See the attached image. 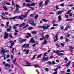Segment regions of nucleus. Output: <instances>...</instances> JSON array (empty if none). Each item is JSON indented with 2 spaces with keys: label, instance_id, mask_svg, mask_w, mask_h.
<instances>
[{
  "label": "nucleus",
  "instance_id": "obj_63",
  "mask_svg": "<svg viewBox=\"0 0 74 74\" xmlns=\"http://www.w3.org/2000/svg\"><path fill=\"white\" fill-rule=\"evenodd\" d=\"M11 59H13V58H14V56H13L12 54L11 55Z\"/></svg>",
  "mask_w": 74,
  "mask_h": 74
},
{
  "label": "nucleus",
  "instance_id": "obj_41",
  "mask_svg": "<svg viewBox=\"0 0 74 74\" xmlns=\"http://www.w3.org/2000/svg\"><path fill=\"white\" fill-rule=\"evenodd\" d=\"M6 26L7 27H8V25H9V22H7L6 23Z\"/></svg>",
  "mask_w": 74,
  "mask_h": 74
},
{
  "label": "nucleus",
  "instance_id": "obj_44",
  "mask_svg": "<svg viewBox=\"0 0 74 74\" xmlns=\"http://www.w3.org/2000/svg\"><path fill=\"white\" fill-rule=\"evenodd\" d=\"M41 55H42V54H41L39 56H38V57H37V58H40V57L41 56Z\"/></svg>",
  "mask_w": 74,
  "mask_h": 74
},
{
  "label": "nucleus",
  "instance_id": "obj_14",
  "mask_svg": "<svg viewBox=\"0 0 74 74\" xmlns=\"http://www.w3.org/2000/svg\"><path fill=\"white\" fill-rule=\"evenodd\" d=\"M18 11H19V8H16V9L15 11L14 12V13H18Z\"/></svg>",
  "mask_w": 74,
  "mask_h": 74
},
{
  "label": "nucleus",
  "instance_id": "obj_56",
  "mask_svg": "<svg viewBox=\"0 0 74 74\" xmlns=\"http://www.w3.org/2000/svg\"><path fill=\"white\" fill-rule=\"evenodd\" d=\"M2 15H3V16H5V12H3L2 13Z\"/></svg>",
  "mask_w": 74,
  "mask_h": 74
},
{
  "label": "nucleus",
  "instance_id": "obj_60",
  "mask_svg": "<svg viewBox=\"0 0 74 74\" xmlns=\"http://www.w3.org/2000/svg\"><path fill=\"white\" fill-rule=\"evenodd\" d=\"M29 11H30V10H28L26 13L25 14H28V13H29Z\"/></svg>",
  "mask_w": 74,
  "mask_h": 74
},
{
  "label": "nucleus",
  "instance_id": "obj_31",
  "mask_svg": "<svg viewBox=\"0 0 74 74\" xmlns=\"http://www.w3.org/2000/svg\"><path fill=\"white\" fill-rule=\"evenodd\" d=\"M64 60L66 61V62H65V63H66V62H68V59H67V58L66 57L64 58Z\"/></svg>",
  "mask_w": 74,
  "mask_h": 74
},
{
  "label": "nucleus",
  "instance_id": "obj_58",
  "mask_svg": "<svg viewBox=\"0 0 74 74\" xmlns=\"http://www.w3.org/2000/svg\"><path fill=\"white\" fill-rule=\"evenodd\" d=\"M7 30L8 32H10V31H11V29H10V28H8L7 29Z\"/></svg>",
  "mask_w": 74,
  "mask_h": 74
},
{
  "label": "nucleus",
  "instance_id": "obj_17",
  "mask_svg": "<svg viewBox=\"0 0 74 74\" xmlns=\"http://www.w3.org/2000/svg\"><path fill=\"white\" fill-rule=\"evenodd\" d=\"M37 3H33L31 4V6H33L34 7V6H35V5H36V4H37Z\"/></svg>",
  "mask_w": 74,
  "mask_h": 74
},
{
  "label": "nucleus",
  "instance_id": "obj_28",
  "mask_svg": "<svg viewBox=\"0 0 74 74\" xmlns=\"http://www.w3.org/2000/svg\"><path fill=\"white\" fill-rule=\"evenodd\" d=\"M43 3V2H42V1H41L40 3H39V5L40 7H42V6H43V5H42V4Z\"/></svg>",
  "mask_w": 74,
  "mask_h": 74
},
{
  "label": "nucleus",
  "instance_id": "obj_15",
  "mask_svg": "<svg viewBox=\"0 0 74 74\" xmlns=\"http://www.w3.org/2000/svg\"><path fill=\"white\" fill-rule=\"evenodd\" d=\"M24 62H26V64H28L29 65H30L32 64V63H31L30 62L27 61L26 60H25L24 61Z\"/></svg>",
  "mask_w": 74,
  "mask_h": 74
},
{
  "label": "nucleus",
  "instance_id": "obj_1",
  "mask_svg": "<svg viewBox=\"0 0 74 74\" xmlns=\"http://www.w3.org/2000/svg\"><path fill=\"white\" fill-rule=\"evenodd\" d=\"M27 14H25V15H24L23 14L21 16H17V18H18V19H21V20H23L24 18H26V16H27Z\"/></svg>",
  "mask_w": 74,
  "mask_h": 74
},
{
  "label": "nucleus",
  "instance_id": "obj_53",
  "mask_svg": "<svg viewBox=\"0 0 74 74\" xmlns=\"http://www.w3.org/2000/svg\"><path fill=\"white\" fill-rule=\"evenodd\" d=\"M53 26H58V25L56 24H53Z\"/></svg>",
  "mask_w": 74,
  "mask_h": 74
},
{
  "label": "nucleus",
  "instance_id": "obj_47",
  "mask_svg": "<svg viewBox=\"0 0 74 74\" xmlns=\"http://www.w3.org/2000/svg\"><path fill=\"white\" fill-rule=\"evenodd\" d=\"M1 17L2 19H7V18H5L4 16H1Z\"/></svg>",
  "mask_w": 74,
  "mask_h": 74
},
{
  "label": "nucleus",
  "instance_id": "obj_51",
  "mask_svg": "<svg viewBox=\"0 0 74 74\" xmlns=\"http://www.w3.org/2000/svg\"><path fill=\"white\" fill-rule=\"evenodd\" d=\"M29 50H27L26 51V52L25 53V54L26 55H27V54H28V53H29Z\"/></svg>",
  "mask_w": 74,
  "mask_h": 74
},
{
  "label": "nucleus",
  "instance_id": "obj_30",
  "mask_svg": "<svg viewBox=\"0 0 74 74\" xmlns=\"http://www.w3.org/2000/svg\"><path fill=\"white\" fill-rule=\"evenodd\" d=\"M12 34H9V37L11 38H13V37H12Z\"/></svg>",
  "mask_w": 74,
  "mask_h": 74
},
{
  "label": "nucleus",
  "instance_id": "obj_10",
  "mask_svg": "<svg viewBox=\"0 0 74 74\" xmlns=\"http://www.w3.org/2000/svg\"><path fill=\"white\" fill-rule=\"evenodd\" d=\"M32 23H30V22H29V23H30V24H31L34 26H35L36 25V24L34 23V21H33V20H32Z\"/></svg>",
  "mask_w": 74,
  "mask_h": 74
},
{
  "label": "nucleus",
  "instance_id": "obj_33",
  "mask_svg": "<svg viewBox=\"0 0 74 74\" xmlns=\"http://www.w3.org/2000/svg\"><path fill=\"white\" fill-rule=\"evenodd\" d=\"M38 14L36 15L35 17V19H37V18H38Z\"/></svg>",
  "mask_w": 74,
  "mask_h": 74
},
{
  "label": "nucleus",
  "instance_id": "obj_54",
  "mask_svg": "<svg viewBox=\"0 0 74 74\" xmlns=\"http://www.w3.org/2000/svg\"><path fill=\"white\" fill-rule=\"evenodd\" d=\"M29 8H31V10H34V8L29 7Z\"/></svg>",
  "mask_w": 74,
  "mask_h": 74
},
{
  "label": "nucleus",
  "instance_id": "obj_21",
  "mask_svg": "<svg viewBox=\"0 0 74 74\" xmlns=\"http://www.w3.org/2000/svg\"><path fill=\"white\" fill-rule=\"evenodd\" d=\"M5 67H10L11 66V65H10L9 64H5Z\"/></svg>",
  "mask_w": 74,
  "mask_h": 74
},
{
  "label": "nucleus",
  "instance_id": "obj_16",
  "mask_svg": "<svg viewBox=\"0 0 74 74\" xmlns=\"http://www.w3.org/2000/svg\"><path fill=\"white\" fill-rule=\"evenodd\" d=\"M71 61H69L67 64L65 65V66H70V63H71Z\"/></svg>",
  "mask_w": 74,
  "mask_h": 74
},
{
  "label": "nucleus",
  "instance_id": "obj_4",
  "mask_svg": "<svg viewBox=\"0 0 74 74\" xmlns=\"http://www.w3.org/2000/svg\"><path fill=\"white\" fill-rule=\"evenodd\" d=\"M43 59H44V60H42L43 62H45V61H47V60H48L49 59L48 57L47 58L45 57L43 58Z\"/></svg>",
  "mask_w": 74,
  "mask_h": 74
},
{
  "label": "nucleus",
  "instance_id": "obj_7",
  "mask_svg": "<svg viewBox=\"0 0 74 74\" xmlns=\"http://www.w3.org/2000/svg\"><path fill=\"white\" fill-rule=\"evenodd\" d=\"M50 26V25H48L47 26H43L42 28L44 30H45V29H47Z\"/></svg>",
  "mask_w": 74,
  "mask_h": 74
},
{
  "label": "nucleus",
  "instance_id": "obj_11",
  "mask_svg": "<svg viewBox=\"0 0 74 74\" xmlns=\"http://www.w3.org/2000/svg\"><path fill=\"white\" fill-rule=\"evenodd\" d=\"M27 34L28 35L25 36L26 38H29L31 37V35L30 34L27 33Z\"/></svg>",
  "mask_w": 74,
  "mask_h": 74
},
{
  "label": "nucleus",
  "instance_id": "obj_24",
  "mask_svg": "<svg viewBox=\"0 0 74 74\" xmlns=\"http://www.w3.org/2000/svg\"><path fill=\"white\" fill-rule=\"evenodd\" d=\"M25 23H22L19 26V27H21V26H25Z\"/></svg>",
  "mask_w": 74,
  "mask_h": 74
},
{
  "label": "nucleus",
  "instance_id": "obj_50",
  "mask_svg": "<svg viewBox=\"0 0 74 74\" xmlns=\"http://www.w3.org/2000/svg\"><path fill=\"white\" fill-rule=\"evenodd\" d=\"M58 68H55L54 69H53V70H54V71H58Z\"/></svg>",
  "mask_w": 74,
  "mask_h": 74
},
{
  "label": "nucleus",
  "instance_id": "obj_40",
  "mask_svg": "<svg viewBox=\"0 0 74 74\" xmlns=\"http://www.w3.org/2000/svg\"><path fill=\"white\" fill-rule=\"evenodd\" d=\"M32 34H36V33H37V32H35V31H32Z\"/></svg>",
  "mask_w": 74,
  "mask_h": 74
},
{
  "label": "nucleus",
  "instance_id": "obj_19",
  "mask_svg": "<svg viewBox=\"0 0 74 74\" xmlns=\"http://www.w3.org/2000/svg\"><path fill=\"white\" fill-rule=\"evenodd\" d=\"M58 19H59V20L58 21L59 22H60V21H61L62 18H61V16L60 15L58 16Z\"/></svg>",
  "mask_w": 74,
  "mask_h": 74
},
{
  "label": "nucleus",
  "instance_id": "obj_45",
  "mask_svg": "<svg viewBox=\"0 0 74 74\" xmlns=\"http://www.w3.org/2000/svg\"><path fill=\"white\" fill-rule=\"evenodd\" d=\"M57 68L58 69V68L60 69V68H61V66H60L58 65L57 66Z\"/></svg>",
  "mask_w": 74,
  "mask_h": 74
},
{
  "label": "nucleus",
  "instance_id": "obj_37",
  "mask_svg": "<svg viewBox=\"0 0 74 74\" xmlns=\"http://www.w3.org/2000/svg\"><path fill=\"white\" fill-rule=\"evenodd\" d=\"M69 49H74V47H73L72 46H71L69 47Z\"/></svg>",
  "mask_w": 74,
  "mask_h": 74
},
{
  "label": "nucleus",
  "instance_id": "obj_64",
  "mask_svg": "<svg viewBox=\"0 0 74 74\" xmlns=\"http://www.w3.org/2000/svg\"><path fill=\"white\" fill-rule=\"evenodd\" d=\"M58 35H56V39L58 40Z\"/></svg>",
  "mask_w": 74,
  "mask_h": 74
},
{
  "label": "nucleus",
  "instance_id": "obj_57",
  "mask_svg": "<svg viewBox=\"0 0 74 74\" xmlns=\"http://www.w3.org/2000/svg\"><path fill=\"white\" fill-rule=\"evenodd\" d=\"M56 10H59V6H58V5L56 6Z\"/></svg>",
  "mask_w": 74,
  "mask_h": 74
},
{
  "label": "nucleus",
  "instance_id": "obj_25",
  "mask_svg": "<svg viewBox=\"0 0 74 74\" xmlns=\"http://www.w3.org/2000/svg\"><path fill=\"white\" fill-rule=\"evenodd\" d=\"M50 0H47L45 1V5H48V1H49Z\"/></svg>",
  "mask_w": 74,
  "mask_h": 74
},
{
  "label": "nucleus",
  "instance_id": "obj_20",
  "mask_svg": "<svg viewBox=\"0 0 74 74\" xmlns=\"http://www.w3.org/2000/svg\"><path fill=\"white\" fill-rule=\"evenodd\" d=\"M56 14H57L58 15H60L61 14H62V12L60 11H57L56 12Z\"/></svg>",
  "mask_w": 74,
  "mask_h": 74
},
{
  "label": "nucleus",
  "instance_id": "obj_62",
  "mask_svg": "<svg viewBox=\"0 0 74 74\" xmlns=\"http://www.w3.org/2000/svg\"><path fill=\"white\" fill-rule=\"evenodd\" d=\"M53 57L52 56H51L49 58L50 59H53Z\"/></svg>",
  "mask_w": 74,
  "mask_h": 74
},
{
  "label": "nucleus",
  "instance_id": "obj_29",
  "mask_svg": "<svg viewBox=\"0 0 74 74\" xmlns=\"http://www.w3.org/2000/svg\"><path fill=\"white\" fill-rule=\"evenodd\" d=\"M45 37H44V36H43V38H40V41H41L42 40H44V39H45Z\"/></svg>",
  "mask_w": 74,
  "mask_h": 74
},
{
  "label": "nucleus",
  "instance_id": "obj_3",
  "mask_svg": "<svg viewBox=\"0 0 74 74\" xmlns=\"http://www.w3.org/2000/svg\"><path fill=\"white\" fill-rule=\"evenodd\" d=\"M16 58H15L13 60V63L14 64H15L16 66H19V65L16 62Z\"/></svg>",
  "mask_w": 74,
  "mask_h": 74
},
{
  "label": "nucleus",
  "instance_id": "obj_32",
  "mask_svg": "<svg viewBox=\"0 0 74 74\" xmlns=\"http://www.w3.org/2000/svg\"><path fill=\"white\" fill-rule=\"evenodd\" d=\"M28 30H32V29H33V27H29L28 28Z\"/></svg>",
  "mask_w": 74,
  "mask_h": 74
},
{
  "label": "nucleus",
  "instance_id": "obj_39",
  "mask_svg": "<svg viewBox=\"0 0 74 74\" xmlns=\"http://www.w3.org/2000/svg\"><path fill=\"white\" fill-rule=\"evenodd\" d=\"M44 70H46V71H49V69L48 68H46L44 69Z\"/></svg>",
  "mask_w": 74,
  "mask_h": 74
},
{
  "label": "nucleus",
  "instance_id": "obj_38",
  "mask_svg": "<svg viewBox=\"0 0 74 74\" xmlns=\"http://www.w3.org/2000/svg\"><path fill=\"white\" fill-rule=\"evenodd\" d=\"M60 6L61 7H64V3H61L60 4Z\"/></svg>",
  "mask_w": 74,
  "mask_h": 74
},
{
  "label": "nucleus",
  "instance_id": "obj_36",
  "mask_svg": "<svg viewBox=\"0 0 74 74\" xmlns=\"http://www.w3.org/2000/svg\"><path fill=\"white\" fill-rule=\"evenodd\" d=\"M26 2L27 3H31V1L30 0H25Z\"/></svg>",
  "mask_w": 74,
  "mask_h": 74
},
{
  "label": "nucleus",
  "instance_id": "obj_23",
  "mask_svg": "<svg viewBox=\"0 0 74 74\" xmlns=\"http://www.w3.org/2000/svg\"><path fill=\"white\" fill-rule=\"evenodd\" d=\"M10 43H11V42H12V43L11 44V46H12H12H13V45H14V42L13 41L11 40L10 41Z\"/></svg>",
  "mask_w": 74,
  "mask_h": 74
},
{
  "label": "nucleus",
  "instance_id": "obj_35",
  "mask_svg": "<svg viewBox=\"0 0 74 74\" xmlns=\"http://www.w3.org/2000/svg\"><path fill=\"white\" fill-rule=\"evenodd\" d=\"M3 8H4V9L6 11L7 10V8H6V6H3Z\"/></svg>",
  "mask_w": 74,
  "mask_h": 74
},
{
  "label": "nucleus",
  "instance_id": "obj_9",
  "mask_svg": "<svg viewBox=\"0 0 74 74\" xmlns=\"http://www.w3.org/2000/svg\"><path fill=\"white\" fill-rule=\"evenodd\" d=\"M71 11V10H69L67 12L66 14H68L70 16H72L73 15L72 14L70 13V12Z\"/></svg>",
  "mask_w": 74,
  "mask_h": 74
},
{
  "label": "nucleus",
  "instance_id": "obj_46",
  "mask_svg": "<svg viewBox=\"0 0 74 74\" xmlns=\"http://www.w3.org/2000/svg\"><path fill=\"white\" fill-rule=\"evenodd\" d=\"M16 8H18V7L20 8V6H19V5L18 4H16Z\"/></svg>",
  "mask_w": 74,
  "mask_h": 74
},
{
  "label": "nucleus",
  "instance_id": "obj_22",
  "mask_svg": "<svg viewBox=\"0 0 74 74\" xmlns=\"http://www.w3.org/2000/svg\"><path fill=\"white\" fill-rule=\"evenodd\" d=\"M47 40H46L45 39L43 43L42 44V45H45L47 44Z\"/></svg>",
  "mask_w": 74,
  "mask_h": 74
},
{
  "label": "nucleus",
  "instance_id": "obj_8",
  "mask_svg": "<svg viewBox=\"0 0 74 74\" xmlns=\"http://www.w3.org/2000/svg\"><path fill=\"white\" fill-rule=\"evenodd\" d=\"M18 17L17 16H15V17H12V18H6V19L7 20H12V19H15V18H16Z\"/></svg>",
  "mask_w": 74,
  "mask_h": 74
},
{
  "label": "nucleus",
  "instance_id": "obj_12",
  "mask_svg": "<svg viewBox=\"0 0 74 74\" xmlns=\"http://www.w3.org/2000/svg\"><path fill=\"white\" fill-rule=\"evenodd\" d=\"M18 40L20 41V42H22L23 41H26V39H19Z\"/></svg>",
  "mask_w": 74,
  "mask_h": 74
},
{
  "label": "nucleus",
  "instance_id": "obj_6",
  "mask_svg": "<svg viewBox=\"0 0 74 74\" xmlns=\"http://www.w3.org/2000/svg\"><path fill=\"white\" fill-rule=\"evenodd\" d=\"M8 33L7 32H5V36L4 37V39H7L8 38Z\"/></svg>",
  "mask_w": 74,
  "mask_h": 74
},
{
  "label": "nucleus",
  "instance_id": "obj_59",
  "mask_svg": "<svg viewBox=\"0 0 74 74\" xmlns=\"http://www.w3.org/2000/svg\"><path fill=\"white\" fill-rule=\"evenodd\" d=\"M10 55H9V54L6 55V57L7 58H10Z\"/></svg>",
  "mask_w": 74,
  "mask_h": 74
},
{
  "label": "nucleus",
  "instance_id": "obj_52",
  "mask_svg": "<svg viewBox=\"0 0 74 74\" xmlns=\"http://www.w3.org/2000/svg\"><path fill=\"white\" fill-rule=\"evenodd\" d=\"M17 34H18V33L17 32L14 33V36H16Z\"/></svg>",
  "mask_w": 74,
  "mask_h": 74
},
{
  "label": "nucleus",
  "instance_id": "obj_42",
  "mask_svg": "<svg viewBox=\"0 0 74 74\" xmlns=\"http://www.w3.org/2000/svg\"><path fill=\"white\" fill-rule=\"evenodd\" d=\"M47 63H49V65H50V64H52V62L51 61H49L48 62H47Z\"/></svg>",
  "mask_w": 74,
  "mask_h": 74
},
{
  "label": "nucleus",
  "instance_id": "obj_43",
  "mask_svg": "<svg viewBox=\"0 0 74 74\" xmlns=\"http://www.w3.org/2000/svg\"><path fill=\"white\" fill-rule=\"evenodd\" d=\"M26 5L27 6V7H29V6H31V4H27Z\"/></svg>",
  "mask_w": 74,
  "mask_h": 74
},
{
  "label": "nucleus",
  "instance_id": "obj_49",
  "mask_svg": "<svg viewBox=\"0 0 74 74\" xmlns=\"http://www.w3.org/2000/svg\"><path fill=\"white\" fill-rule=\"evenodd\" d=\"M48 54V53L47 52H45L44 53V55H43V56H46V55Z\"/></svg>",
  "mask_w": 74,
  "mask_h": 74
},
{
  "label": "nucleus",
  "instance_id": "obj_48",
  "mask_svg": "<svg viewBox=\"0 0 74 74\" xmlns=\"http://www.w3.org/2000/svg\"><path fill=\"white\" fill-rule=\"evenodd\" d=\"M56 20H53V21L52 22V23H56Z\"/></svg>",
  "mask_w": 74,
  "mask_h": 74
},
{
  "label": "nucleus",
  "instance_id": "obj_27",
  "mask_svg": "<svg viewBox=\"0 0 74 74\" xmlns=\"http://www.w3.org/2000/svg\"><path fill=\"white\" fill-rule=\"evenodd\" d=\"M34 67H38V68H40V66H39V65L38 64L35 65L33 66Z\"/></svg>",
  "mask_w": 74,
  "mask_h": 74
},
{
  "label": "nucleus",
  "instance_id": "obj_18",
  "mask_svg": "<svg viewBox=\"0 0 74 74\" xmlns=\"http://www.w3.org/2000/svg\"><path fill=\"white\" fill-rule=\"evenodd\" d=\"M4 4H6V5H11V4L9 2H5L3 3Z\"/></svg>",
  "mask_w": 74,
  "mask_h": 74
},
{
  "label": "nucleus",
  "instance_id": "obj_26",
  "mask_svg": "<svg viewBox=\"0 0 74 74\" xmlns=\"http://www.w3.org/2000/svg\"><path fill=\"white\" fill-rule=\"evenodd\" d=\"M30 41L31 42H32V43H34V42H35L33 38H32L31 39Z\"/></svg>",
  "mask_w": 74,
  "mask_h": 74
},
{
  "label": "nucleus",
  "instance_id": "obj_2",
  "mask_svg": "<svg viewBox=\"0 0 74 74\" xmlns=\"http://www.w3.org/2000/svg\"><path fill=\"white\" fill-rule=\"evenodd\" d=\"M1 54H4L5 53H7V52H9L8 50H5V51L3 49V47H1Z\"/></svg>",
  "mask_w": 74,
  "mask_h": 74
},
{
  "label": "nucleus",
  "instance_id": "obj_13",
  "mask_svg": "<svg viewBox=\"0 0 74 74\" xmlns=\"http://www.w3.org/2000/svg\"><path fill=\"white\" fill-rule=\"evenodd\" d=\"M29 44H25L23 46V47H25V48H27V47H28L29 46Z\"/></svg>",
  "mask_w": 74,
  "mask_h": 74
},
{
  "label": "nucleus",
  "instance_id": "obj_5",
  "mask_svg": "<svg viewBox=\"0 0 74 74\" xmlns=\"http://www.w3.org/2000/svg\"><path fill=\"white\" fill-rule=\"evenodd\" d=\"M60 51L59 50H57L56 51V53L57 54H58V56H60V55H64V54L63 53H59V52Z\"/></svg>",
  "mask_w": 74,
  "mask_h": 74
},
{
  "label": "nucleus",
  "instance_id": "obj_61",
  "mask_svg": "<svg viewBox=\"0 0 74 74\" xmlns=\"http://www.w3.org/2000/svg\"><path fill=\"white\" fill-rule=\"evenodd\" d=\"M43 26H39L38 27V28H42Z\"/></svg>",
  "mask_w": 74,
  "mask_h": 74
},
{
  "label": "nucleus",
  "instance_id": "obj_55",
  "mask_svg": "<svg viewBox=\"0 0 74 74\" xmlns=\"http://www.w3.org/2000/svg\"><path fill=\"white\" fill-rule=\"evenodd\" d=\"M45 36L46 38H48V37H49V36L48 34H46V35H45Z\"/></svg>",
  "mask_w": 74,
  "mask_h": 74
},
{
  "label": "nucleus",
  "instance_id": "obj_34",
  "mask_svg": "<svg viewBox=\"0 0 74 74\" xmlns=\"http://www.w3.org/2000/svg\"><path fill=\"white\" fill-rule=\"evenodd\" d=\"M42 21H43V22H48V21L47 20L45 19H42Z\"/></svg>",
  "mask_w": 74,
  "mask_h": 74
}]
</instances>
